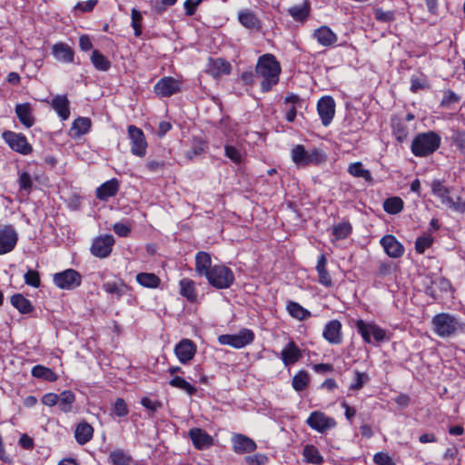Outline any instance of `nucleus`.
<instances>
[{"mask_svg":"<svg viewBox=\"0 0 465 465\" xmlns=\"http://www.w3.org/2000/svg\"><path fill=\"white\" fill-rule=\"evenodd\" d=\"M212 268L211 255L206 252H198L195 255V272L201 276H206Z\"/></svg>","mask_w":465,"mask_h":465,"instance_id":"c85d7f7f","label":"nucleus"},{"mask_svg":"<svg viewBox=\"0 0 465 465\" xmlns=\"http://www.w3.org/2000/svg\"><path fill=\"white\" fill-rule=\"evenodd\" d=\"M373 461L377 465H395L392 459L384 452H378L373 457Z\"/></svg>","mask_w":465,"mask_h":465,"instance_id":"680f3d73","label":"nucleus"},{"mask_svg":"<svg viewBox=\"0 0 465 465\" xmlns=\"http://www.w3.org/2000/svg\"><path fill=\"white\" fill-rule=\"evenodd\" d=\"M292 159L298 165L319 164L326 160V154L319 148L306 151L302 144L292 149Z\"/></svg>","mask_w":465,"mask_h":465,"instance_id":"39448f33","label":"nucleus"},{"mask_svg":"<svg viewBox=\"0 0 465 465\" xmlns=\"http://www.w3.org/2000/svg\"><path fill=\"white\" fill-rule=\"evenodd\" d=\"M113 230L120 237H126L131 232V227L121 223H114Z\"/></svg>","mask_w":465,"mask_h":465,"instance_id":"0e129e2a","label":"nucleus"},{"mask_svg":"<svg viewBox=\"0 0 465 465\" xmlns=\"http://www.w3.org/2000/svg\"><path fill=\"white\" fill-rule=\"evenodd\" d=\"M115 240L112 234H104L94 239L91 245V253L98 258H107L114 245Z\"/></svg>","mask_w":465,"mask_h":465,"instance_id":"9b49d317","label":"nucleus"},{"mask_svg":"<svg viewBox=\"0 0 465 465\" xmlns=\"http://www.w3.org/2000/svg\"><path fill=\"white\" fill-rule=\"evenodd\" d=\"M102 288L106 293L114 295L117 301L131 291V288L123 281L106 282Z\"/></svg>","mask_w":465,"mask_h":465,"instance_id":"b1692460","label":"nucleus"},{"mask_svg":"<svg viewBox=\"0 0 465 465\" xmlns=\"http://www.w3.org/2000/svg\"><path fill=\"white\" fill-rule=\"evenodd\" d=\"M18 183L20 190L30 192L33 186V182L30 174L26 172L20 173L18 178Z\"/></svg>","mask_w":465,"mask_h":465,"instance_id":"13d9d810","label":"nucleus"},{"mask_svg":"<svg viewBox=\"0 0 465 465\" xmlns=\"http://www.w3.org/2000/svg\"><path fill=\"white\" fill-rule=\"evenodd\" d=\"M430 188L433 195L438 197L441 203L447 208L460 213H465V201H462L460 197H458L456 201H454L450 196V189L445 186L442 181L433 180L430 183Z\"/></svg>","mask_w":465,"mask_h":465,"instance_id":"20e7f679","label":"nucleus"},{"mask_svg":"<svg viewBox=\"0 0 465 465\" xmlns=\"http://www.w3.org/2000/svg\"><path fill=\"white\" fill-rule=\"evenodd\" d=\"M403 201L400 197H390L384 201V211L389 214H397L403 209Z\"/></svg>","mask_w":465,"mask_h":465,"instance_id":"de8ad7c7","label":"nucleus"},{"mask_svg":"<svg viewBox=\"0 0 465 465\" xmlns=\"http://www.w3.org/2000/svg\"><path fill=\"white\" fill-rule=\"evenodd\" d=\"M232 449L236 453H249L255 450L257 445L249 437L242 434H235L232 438Z\"/></svg>","mask_w":465,"mask_h":465,"instance_id":"4be33fe9","label":"nucleus"},{"mask_svg":"<svg viewBox=\"0 0 465 465\" xmlns=\"http://www.w3.org/2000/svg\"><path fill=\"white\" fill-rule=\"evenodd\" d=\"M136 282L144 288L155 289L160 286L161 279L153 272H140L135 276Z\"/></svg>","mask_w":465,"mask_h":465,"instance_id":"c9c22d12","label":"nucleus"},{"mask_svg":"<svg viewBox=\"0 0 465 465\" xmlns=\"http://www.w3.org/2000/svg\"><path fill=\"white\" fill-rule=\"evenodd\" d=\"M11 303L21 313H29L33 311L31 302L20 293L14 294L11 297Z\"/></svg>","mask_w":465,"mask_h":465,"instance_id":"c03bdc74","label":"nucleus"},{"mask_svg":"<svg viewBox=\"0 0 465 465\" xmlns=\"http://www.w3.org/2000/svg\"><path fill=\"white\" fill-rule=\"evenodd\" d=\"M327 260L324 255H321L318 259V262L316 265V271L318 272L319 282L325 287H331L332 285V281L330 273L326 269Z\"/></svg>","mask_w":465,"mask_h":465,"instance_id":"4c0bfd02","label":"nucleus"},{"mask_svg":"<svg viewBox=\"0 0 465 465\" xmlns=\"http://www.w3.org/2000/svg\"><path fill=\"white\" fill-rule=\"evenodd\" d=\"M188 435L193 441V446L197 450H204L211 447L213 440L205 430L200 428H193L189 430Z\"/></svg>","mask_w":465,"mask_h":465,"instance_id":"a211bd4d","label":"nucleus"},{"mask_svg":"<svg viewBox=\"0 0 465 465\" xmlns=\"http://www.w3.org/2000/svg\"><path fill=\"white\" fill-rule=\"evenodd\" d=\"M309 383V374L304 371H299L292 379V387L295 391H303Z\"/></svg>","mask_w":465,"mask_h":465,"instance_id":"8fccbe9b","label":"nucleus"},{"mask_svg":"<svg viewBox=\"0 0 465 465\" xmlns=\"http://www.w3.org/2000/svg\"><path fill=\"white\" fill-rule=\"evenodd\" d=\"M348 172L351 175L358 178H363L366 182L371 183L372 176L369 170L363 168L361 162H355L349 165Z\"/></svg>","mask_w":465,"mask_h":465,"instance_id":"a19ab883","label":"nucleus"},{"mask_svg":"<svg viewBox=\"0 0 465 465\" xmlns=\"http://www.w3.org/2000/svg\"><path fill=\"white\" fill-rule=\"evenodd\" d=\"M312 36L323 47H330L336 44L337 35L327 25H322L313 31Z\"/></svg>","mask_w":465,"mask_h":465,"instance_id":"aec40b11","label":"nucleus"},{"mask_svg":"<svg viewBox=\"0 0 465 465\" xmlns=\"http://www.w3.org/2000/svg\"><path fill=\"white\" fill-rule=\"evenodd\" d=\"M355 328L366 343L371 342V337H373L374 341L377 342H382L389 340L386 331L374 322H366L363 320L359 319L355 322Z\"/></svg>","mask_w":465,"mask_h":465,"instance_id":"0eeeda50","label":"nucleus"},{"mask_svg":"<svg viewBox=\"0 0 465 465\" xmlns=\"http://www.w3.org/2000/svg\"><path fill=\"white\" fill-rule=\"evenodd\" d=\"M302 356L301 350L292 341H289L281 352V359L285 366L294 364Z\"/></svg>","mask_w":465,"mask_h":465,"instance_id":"5701e85b","label":"nucleus"},{"mask_svg":"<svg viewBox=\"0 0 465 465\" xmlns=\"http://www.w3.org/2000/svg\"><path fill=\"white\" fill-rule=\"evenodd\" d=\"M179 285L182 296L185 297L191 302L196 301L197 294L193 281L188 278H183L180 281Z\"/></svg>","mask_w":465,"mask_h":465,"instance_id":"58836bf2","label":"nucleus"},{"mask_svg":"<svg viewBox=\"0 0 465 465\" xmlns=\"http://www.w3.org/2000/svg\"><path fill=\"white\" fill-rule=\"evenodd\" d=\"M370 379L371 378L368 373L354 371V381L349 388L351 391H359L370 381Z\"/></svg>","mask_w":465,"mask_h":465,"instance_id":"3c124183","label":"nucleus"},{"mask_svg":"<svg viewBox=\"0 0 465 465\" xmlns=\"http://www.w3.org/2000/svg\"><path fill=\"white\" fill-rule=\"evenodd\" d=\"M238 20L242 26L247 29L259 31L261 29V22L256 15L251 10H242L238 13Z\"/></svg>","mask_w":465,"mask_h":465,"instance_id":"cd10ccee","label":"nucleus"},{"mask_svg":"<svg viewBox=\"0 0 465 465\" xmlns=\"http://www.w3.org/2000/svg\"><path fill=\"white\" fill-rule=\"evenodd\" d=\"M90 59L96 70L107 72L111 68V62L98 50L92 52Z\"/></svg>","mask_w":465,"mask_h":465,"instance_id":"37998d69","label":"nucleus"},{"mask_svg":"<svg viewBox=\"0 0 465 465\" xmlns=\"http://www.w3.org/2000/svg\"><path fill=\"white\" fill-rule=\"evenodd\" d=\"M303 460L307 463L321 465L324 462V458L317 447L312 444H307L302 449Z\"/></svg>","mask_w":465,"mask_h":465,"instance_id":"7c9ffc66","label":"nucleus"},{"mask_svg":"<svg viewBox=\"0 0 465 465\" xmlns=\"http://www.w3.org/2000/svg\"><path fill=\"white\" fill-rule=\"evenodd\" d=\"M280 74L281 65L273 54H266L259 57L255 67V76L261 79L262 92L271 91L272 86L278 84Z\"/></svg>","mask_w":465,"mask_h":465,"instance_id":"f257e3e1","label":"nucleus"},{"mask_svg":"<svg viewBox=\"0 0 465 465\" xmlns=\"http://www.w3.org/2000/svg\"><path fill=\"white\" fill-rule=\"evenodd\" d=\"M169 384L173 387L185 391L188 395H193L196 392V388L180 376H173Z\"/></svg>","mask_w":465,"mask_h":465,"instance_id":"49530a36","label":"nucleus"},{"mask_svg":"<svg viewBox=\"0 0 465 465\" xmlns=\"http://www.w3.org/2000/svg\"><path fill=\"white\" fill-rule=\"evenodd\" d=\"M322 335L331 344H341L342 341L341 323L338 320L329 322L323 329Z\"/></svg>","mask_w":465,"mask_h":465,"instance_id":"412c9836","label":"nucleus"},{"mask_svg":"<svg viewBox=\"0 0 465 465\" xmlns=\"http://www.w3.org/2000/svg\"><path fill=\"white\" fill-rule=\"evenodd\" d=\"M58 408L64 412H69L72 410L73 403L75 400L74 394L71 391H64L58 394Z\"/></svg>","mask_w":465,"mask_h":465,"instance_id":"a18cd8bd","label":"nucleus"},{"mask_svg":"<svg viewBox=\"0 0 465 465\" xmlns=\"http://www.w3.org/2000/svg\"><path fill=\"white\" fill-rule=\"evenodd\" d=\"M433 238L430 235H423L417 238L415 242V250L418 253H423L426 249L430 247Z\"/></svg>","mask_w":465,"mask_h":465,"instance_id":"5fc2aeb1","label":"nucleus"},{"mask_svg":"<svg viewBox=\"0 0 465 465\" xmlns=\"http://www.w3.org/2000/svg\"><path fill=\"white\" fill-rule=\"evenodd\" d=\"M114 412L118 417H125L128 414V408L124 399L118 398L114 405Z\"/></svg>","mask_w":465,"mask_h":465,"instance_id":"bf43d9fd","label":"nucleus"},{"mask_svg":"<svg viewBox=\"0 0 465 465\" xmlns=\"http://www.w3.org/2000/svg\"><path fill=\"white\" fill-rule=\"evenodd\" d=\"M460 97L451 90H446L443 94V98L440 102V105L444 108L450 107L453 104L459 103Z\"/></svg>","mask_w":465,"mask_h":465,"instance_id":"6e6d98bb","label":"nucleus"},{"mask_svg":"<svg viewBox=\"0 0 465 465\" xmlns=\"http://www.w3.org/2000/svg\"><path fill=\"white\" fill-rule=\"evenodd\" d=\"M286 310L292 318L299 321H304L312 315L310 311L303 308L300 303L292 301L287 302Z\"/></svg>","mask_w":465,"mask_h":465,"instance_id":"e433bc0d","label":"nucleus"},{"mask_svg":"<svg viewBox=\"0 0 465 465\" xmlns=\"http://www.w3.org/2000/svg\"><path fill=\"white\" fill-rule=\"evenodd\" d=\"M59 401L58 394L55 393H46L42 398L43 404L52 407L57 404Z\"/></svg>","mask_w":465,"mask_h":465,"instance_id":"774afa93","label":"nucleus"},{"mask_svg":"<svg viewBox=\"0 0 465 465\" xmlns=\"http://www.w3.org/2000/svg\"><path fill=\"white\" fill-rule=\"evenodd\" d=\"M109 462L113 465H131L133 458L122 449H116L110 452Z\"/></svg>","mask_w":465,"mask_h":465,"instance_id":"ea45409f","label":"nucleus"},{"mask_svg":"<svg viewBox=\"0 0 465 465\" xmlns=\"http://www.w3.org/2000/svg\"><path fill=\"white\" fill-rule=\"evenodd\" d=\"M208 282L217 289H227L234 282L232 271L224 265H214L205 276Z\"/></svg>","mask_w":465,"mask_h":465,"instance_id":"423d86ee","label":"nucleus"},{"mask_svg":"<svg viewBox=\"0 0 465 465\" xmlns=\"http://www.w3.org/2000/svg\"><path fill=\"white\" fill-rule=\"evenodd\" d=\"M231 70L232 66L230 63L223 58L213 59L209 64V72L215 77L229 74Z\"/></svg>","mask_w":465,"mask_h":465,"instance_id":"2f4dec72","label":"nucleus"},{"mask_svg":"<svg viewBox=\"0 0 465 465\" xmlns=\"http://www.w3.org/2000/svg\"><path fill=\"white\" fill-rule=\"evenodd\" d=\"M18 241V233L12 224L0 226V255L12 252Z\"/></svg>","mask_w":465,"mask_h":465,"instance_id":"f8f14e48","label":"nucleus"},{"mask_svg":"<svg viewBox=\"0 0 465 465\" xmlns=\"http://www.w3.org/2000/svg\"><path fill=\"white\" fill-rule=\"evenodd\" d=\"M245 460L248 465H265L268 461V458L263 454L248 456Z\"/></svg>","mask_w":465,"mask_h":465,"instance_id":"e2e57ef3","label":"nucleus"},{"mask_svg":"<svg viewBox=\"0 0 465 465\" xmlns=\"http://www.w3.org/2000/svg\"><path fill=\"white\" fill-rule=\"evenodd\" d=\"M25 282L34 288H38L41 284L40 274L37 271L29 269L24 275Z\"/></svg>","mask_w":465,"mask_h":465,"instance_id":"864d4df0","label":"nucleus"},{"mask_svg":"<svg viewBox=\"0 0 465 465\" xmlns=\"http://www.w3.org/2000/svg\"><path fill=\"white\" fill-rule=\"evenodd\" d=\"M119 190V182L113 178L96 189V197L102 201H107L110 197L114 196Z\"/></svg>","mask_w":465,"mask_h":465,"instance_id":"a878e982","label":"nucleus"},{"mask_svg":"<svg viewBox=\"0 0 465 465\" xmlns=\"http://www.w3.org/2000/svg\"><path fill=\"white\" fill-rule=\"evenodd\" d=\"M306 424L312 430L323 433L336 426V421L333 418L328 417L323 412L316 411H312L308 419Z\"/></svg>","mask_w":465,"mask_h":465,"instance_id":"ddd939ff","label":"nucleus"},{"mask_svg":"<svg viewBox=\"0 0 465 465\" xmlns=\"http://www.w3.org/2000/svg\"><path fill=\"white\" fill-rule=\"evenodd\" d=\"M153 90L160 97H170L181 92V83L171 76H165L156 83Z\"/></svg>","mask_w":465,"mask_h":465,"instance_id":"2eb2a0df","label":"nucleus"},{"mask_svg":"<svg viewBox=\"0 0 465 465\" xmlns=\"http://www.w3.org/2000/svg\"><path fill=\"white\" fill-rule=\"evenodd\" d=\"M311 10V5L308 0H304L302 5H297L290 7L288 9V14L295 20V21H305L309 16Z\"/></svg>","mask_w":465,"mask_h":465,"instance_id":"72a5a7b5","label":"nucleus"},{"mask_svg":"<svg viewBox=\"0 0 465 465\" xmlns=\"http://www.w3.org/2000/svg\"><path fill=\"white\" fill-rule=\"evenodd\" d=\"M91 120L88 117H78L73 123L70 134L73 137H80L87 134L91 128Z\"/></svg>","mask_w":465,"mask_h":465,"instance_id":"473e14b6","label":"nucleus"},{"mask_svg":"<svg viewBox=\"0 0 465 465\" xmlns=\"http://www.w3.org/2000/svg\"><path fill=\"white\" fill-rule=\"evenodd\" d=\"M431 323L434 332L440 338H449L463 331L464 325L455 316L450 313L436 314Z\"/></svg>","mask_w":465,"mask_h":465,"instance_id":"f03ea898","label":"nucleus"},{"mask_svg":"<svg viewBox=\"0 0 465 465\" xmlns=\"http://www.w3.org/2000/svg\"><path fill=\"white\" fill-rule=\"evenodd\" d=\"M225 155L232 161L234 163H241L242 162V153L232 145H225L224 147Z\"/></svg>","mask_w":465,"mask_h":465,"instance_id":"4d7b16f0","label":"nucleus"},{"mask_svg":"<svg viewBox=\"0 0 465 465\" xmlns=\"http://www.w3.org/2000/svg\"><path fill=\"white\" fill-rule=\"evenodd\" d=\"M141 404L147 410L155 412L160 408H162L163 404L158 401H153L148 397H143L141 400Z\"/></svg>","mask_w":465,"mask_h":465,"instance_id":"052dcab7","label":"nucleus"},{"mask_svg":"<svg viewBox=\"0 0 465 465\" xmlns=\"http://www.w3.org/2000/svg\"><path fill=\"white\" fill-rule=\"evenodd\" d=\"M202 3V0H185L183 6L187 15L195 14L197 6Z\"/></svg>","mask_w":465,"mask_h":465,"instance_id":"69168bd1","label":"nucleus"},{"mask_svg":"<svg viewBox=\"0 0 465 465\" xmlns=\"http://www.w3.org/2000/svg\"><path fill=\"white\" fill-rule=\"evenodd\" d=\"M128 134L132 142V153L139 157H143L146 153L147 143L143 131L134 125H130L128 127Z\"/></svg>","mask_w":465,"mask_h":465,"instance_id":"4468645a","label":"nucleus"},{"mask_svg":"<svg viewBox=\"0 0 465 465\" xmlns=\"http://www.w3.org/2000/svg\"><path fill=\"white\" fill-rule=\"evenodd\" d=\"M31 373L34 377L47 381H55L58 378L56 373L54 372L50 368L45 367L43 365L34 366Z\"/></svg>","mask_w":465,"mask_h":465,"instance_id":"79ce46f5","label":"nucleus"},{"mask_svg":"<svg viewBox=\"0 0 465 465\" xmlns=\"http://www.w3.org/2000/svg\"><path fill=\"white\" fill-rule=\"evenodd\" d=\"M351 232V225L350 223L343 222L336 224L333 227L332 233L336 240H342L347 238Z\"/></svg>","mask_w":465,"mask_h":465,"instance_id":"09e8293b","label":"nucleus"},{"mask_svg":"<svg viewBox=\"0 0 465 465\" xmlns=\"http://www.w3.org/2000/svg\"><path fill=\"white\" fill-rule=\"evenodd\" d=\"M380 243L386 254L391 258H400L404 253L403 245L392 234L384 235L380 240Z\"/></svg>","mask_w":465,"mask_h":465,"instance_id":"f3484780","label":"nucleus"},{"mask_svg":"<svg viewBox=\"0 0 465 465\" xmlns=\"http://www.w3.org/2000/svg\"><path fill=\"white\" fill-rule=\"evenodd\" d=\"M2 137L8 146L18 153L27 155L33 151L31 144L23 134L5 131L2 134Z\"/></svg>","mask_w":465,"mask_h":465,"instance_id":"9d476101","label":"nucleus"},{"mask_svg":"<svg viewBox=\"0 0 465 465\" xmlns=\"http://www.w3.org/2000/svg\"><path fill=\"white\" fill-rule=\"evenodd\" d=\"M51 105L63 120L70 116L69 101L66 95H56L51 101Z\"/></svg>","mask_w":465,"mask_h":465,"instance_id":"c756f323","label":"nucleus"},{"mask_svg":"<svg viewBox=\"0 0 465 465\" xmlns=\"http://www.w3.org/2000/svg\"><path fill=\"white\" fill-rule=\"evenodd\" d=\"M317 111L324 126H328L335 114V102L331 96L322 97L317 104Z\"/></svg>","mask_w":465,"mask_h":465,"instance_id":"dca6fc26","label":"nucleus"},{"mask_svg":"<svg viewBox=\"0 0 465 465\" xmlns=\"http://www.w3.org/2000/svg\"><path fill=\"white\" fill-rule=\"evenodd\" d=\"M455 145L460 149L465 150V132L458 131L452 136Z\"/></svg>","mask_w":465,"mask_h":465,"instance_id":"338daca9","label":"nucleus"},{"mask_svg":"<svg viewBox=\"0 0 465 465\" xmlns=\"http://www.w3.org/2000/svg\"><path fill=\"white\" fill-rule=\"evenodd\" d=\"M52 54L61 63L68 64L74 62V53L67 44L57 43L54 45L52 48Z\"/></svg>","mask_w":465,"mask_h":465,"instance_id":"393cba45","label":"nucleus"},{"mask_svg":"<svg viewBox=\"0 0 465 465\" xmlns=\"http://www.w3.org/2000/svg\"><path fill=\"white\" fill-rule=\"evenodd\" d=\"M54 285L62 290H74L82 283V275L74 269H66L54 274Z\"/></svg>","mask_w":465,"mask_h":465,"instance_id":"1a4fd4ad","label":"nucleus"},{"mask_svg":"<svg viewBox=\"0 0 465 465\" xmlns=\"http://www.w3.org/2000/svg\"><path fill=\"white\" fill-rule=\"evenodd\" d=\"M94 429L87 422H81L75 429L74 437L80 445L87 443L93 437Z\"/></svg>","mask_w":465,"mask_h":465,"instance_id":"f704fd0d","label":"nucleus"},{"mask_svg":"<svg viewBox=\"0 0 465 465\" xmlns=\"http://www.w3.org/2000/svg\"><path fill=\"white\" fill-rule=\"evenodd\" d=\"M440 135L435 132L419 134L411 143V152L415 156H427L440 147Z\"/></svg>","mask_w":465,"mask_h":465,"instance_id":"7ed1b4c3","label":"nucleus"},{"mask_svg":"<svg viewBox=\"0 0 465 465\" xmlns=\"http://www.w3.org/2000/svg\"><path fill=\"white\" fill-rule=\"evenodd\" d=\"M131 17H132V27L134 30V35L136 37L140 36L142 35V14L139 10L133 8L131 11Z\"/></svg>","mask_w":465,"mask_h":465,"instance_id":"603ef678","label":"nucleus"},{"mask_svg":"<svg viewBox=\"0 0 465 465\" xmlns=\"http://www.w3.org/2000/svg\"><path fill=\"white\" fill-rule=\"evenodd\" d=\"M15 114L20 123L26 128L34 125L35 119L32 114V107L29 103L18 104L15 108Z\"/></svg>","mask_w":465,"mask_h":465,"instance_id":"bb28decb","label":"nucleus"},{"mask_svg":"<svg viewBox=\"0 0 465 465\" xmlns=\"http://www.w3.org/2000/svg\"><path fill=\"white\" fill-rule=\"evenodd\" d=\"M254 332L247 328L241 329L235 334H222L218 336V341L222 345H229L234 349H242L252 343Z\"/></svg>","mask_w":465,"mask_h":465,"instance_id":"6e6552de","label":"nucleus"},{"mask_svg":"<svg viewBox=\"0 0 465 465\" xmlns=\"http://www.w3.org/2000/svg\"><path fill=\"white\" fill-rule=\"evenodd\" d=\"M174 352L180 362L184 364L193 358L196 347L191 340L183 339L175 346Z\"/></svg>","mask_w":465,"mask_h":465,"instance_id":"6ab92c4d","label":"nucleus"}]
</instances>
